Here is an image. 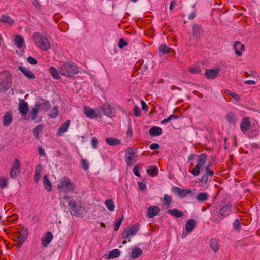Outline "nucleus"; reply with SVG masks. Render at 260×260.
<instances>
[{
  "mask_svg": "<svg viewBox=\"0 0 260 260\" xmlns=\"http://www.w3.org/2000/svg\"><path fill=\"white\" fill-rule=\"evenodd\" d=\"M59 73L65 77H71L79 72L78 68L76 63L69 61L63 63L59 68Z\"/></svg>",
  "mask_w": 260,
  "mask_h": 260,
  "instance_id": "f257e3e1",
  "label": "nucleus"
},
{
  "mask_svg": "<svg viewBox=\"0 0 260 260\" xmlns=\"http://www.w3.org/2000/svg\"><path fill=\"white\" fill-rule=\"evenodd\" d=\"M57 188L59 193H68L73 191L75 186L69 177H63L58 180Z\"/></svg>",
  "mask_w": 260,
  "mask_h": 260,
  "instance_id": "f03ea898",
  "label": "nucleus"
},
{
  "mask_svg": "<svg viewBox=\"0 0 260 260\" xmlns=\"http://www.w3.org/2000/svg\"><path fill=\"white\" fill-rule=\"evenodd\" d=\"M34 41L41 49L47 51L50 48V45L48 39L43 35L36 32L33 36Z\"/></svg>",
  "mask_w": 260,
  "mask_h": 260,
  "instance_id": "7ed1b4c3",
  "label": "nucleus"
},
{
  "mask_svg": "<svg viewBox=\"0 0 260 260\" xmlns=\"http://www.w3.org/2000/svg\"><path fill=\"white\" fill-rule=\"evenodd\" d=\"M12 77L8 72L2 73L0 75V93L4 92L11 87Z\"/></svg>",
  "mask_w": 260,
  "mask_h": 260,
  "instance_id": "20e7f679",
  "label": "nucleus"
},
{
  "mask_svg": "<svg viewBox=\"0 0 260 260\" xmlns=\"http://www.w3.org/2000/svg\"><path fill=\"white\" fill-rule=\"evenodd\" d=\"M210 165L208 164L205 167V172L202 175L200 181L204 184L207 183L208 181H211L212 177L214 175V172L210 169Z\"/></svg>",
  "mask_w": 260,
  "mask_h": 260,
  "instance_id": "39448f33",
  "label": "nucleus"
},
{
  "mask_svg": "<svg viewBox=\"0 0 260 260\" xmlns=\"http://www.w3.org/2000/svg\"><path fill=\"white\" fill-rule=\"evenodd\" d=\"M20 173V163L19 160L16 159L12 166L10 173V177L14 178L17 177Z\"/></svg>",
  "mask_w": 260,
  "mask_h": 260,
  "instance_id": "423d86ee",
  "label": "nucleus"
},
{
  "mask_svg": "<svg viewBox=\"0 0 260 260\" xmlns=\"http://www.w3.org/2000/svg\"><path fill=\"white\" fill-rule=\"evenodd\" d=\"M172 191L179 197L184 198L187 195L191 193V191L189 189H183L178 187H174L172 189Z\"/></svg>",
  "mask_w": 260,
  "mask_h": 260,
  "instance_id": "0eeeda50",
  "label": "nucleus"
},
{
  "mask_svg": "<svg viewBox=\"0 0 260 260\" xmlns=\"http://www.w3.org/2000/svg\"><path fill=\"white\" fill-rule=\"evenodd\" d=\"M53 236L51 232H47L45 236H43L41 239V244L45 247H47L52 240Z\"/></svg>",
  "mask_w": 260,
  "mask_h": 260,
  "instance_id": "6e6552de",
  "label": "nucleus"
},
{
  "mask_svg": "<svg viewBox=\"0 0 260 260\" xmlns=\"http://www.w3.org/2000/svg\"><path fill=\"white\" fill-rule=\"evenodd\" d=\"M220 72V69L218 68L213 69H207L205 72V75L207 78L209 79H214Z\"/></svg>",
  "mask_w": 260,
  "mask_h": 260,
  "instance_id": "1a4fd4ad",
  "label": "nucleus"
},
{
  "mask_svg": "<svg viewBox=\"0 0 260 260\" xmlns=\"http://www.w3.org/2000/svg\"><path fill=\"white\" fill-rule=\"evenodd\" d=\"M250 118L248 117H244L241 121L240 124V129L241 130L245 133L248 130H249L250 128Z\"/></svg>",
  "mask_w": 260,
  "mask_h": 260,
  "instance_id": "9d476101",
  "label": "nucleus"
},
{
  "mask_svg": "<svg viewBox=\"0 0 260 260\" xmlns=\"http://www.w3.org/2000/svg\"><path fill=\"white\" fill-rule=\"evenodd\" d=\"M139 230L138 226H134L129 229H125L122 234V238L126 239L131 235H134Z\"/></svg>",
  "mask_w": 260,
  "mask_h": 260,
  "instance_id": "9b49d317",
  "label": "nucleus"
},
{
  "mask_svg": "<svg viewBox=\"0 0 260 260\" xmlns=\"http://www.w3.org/2000/svg\"><path fill=\"white\" fill-rule=\"evenodd\" d=\"M68 206L70 208L71 213L73 215H77L79 212V207L76 204V202L74 200H69Z\"/></svg>",
  "mask_w": 260,
  "mask_h": 260,
  "instance_id": "f8f14e48",
  "label": "nucleus"
},
{
  "mask_svg": "<svg viewBox=\"0 0 260 260\" xmlns=\"http://www.w3.org/2000/svg\"><path fill=\"white\" fill-rule=\"evenodd\" d=\"M160 210L159 208L156 206H151L147 209V216L150 218H153L159 213Z\"/></svg>",
  "mask_w": 260,
  "mask_h": 260,
  "instance_id": "ddd939ff",
  "label": "nucleus"
},
{
  "mask_svg": "<svg viewBox=\"0 0 260 260\" xmlns=\"http://www.w3.org/2000/svg\"><path fill=\"white\" fill-rule=\"evenodd\" d=\"M28 234V229L24 228L21 231L18 232L16 235V238L18 240L24 242L27 238Z\"/></svg>",
  "mask_w": 260,
  "mask_h": 260,
  "instance_id": "4468645a",
  "label": "nucleus"
},
{
  "mask_svg": "<svg viewBox=\"0 0 260 260\" xmlns=\"http://www.w3.org/2000/svg\"><path fill=\"white\" fill-rule=\"evenodd\" d=\"M71 121L70 120H67L66 122L61 125L57 129L56 135L57 136H61L62 134L67 131L70 125Z\"/></svg>",
  "mask_w": 260,
  "mask_h": 260,
  "instance_id": "2eb2a0df",
  "label": "nucleus"
},
{
  "mask_svg": "<svg viewBox=\"0 0 260 260\" xmlns=\"http://www.w3.org/2000/svg\"><path fill=\"white\" fill-rule=\"evenodd\" d=\"M193 36L196 40L199 39L201 35L203 34V30L201 27L198 24H194L192 27Z\"/></svg>",
  "mask_w": 260,
  "mask_h": 260,
  "instance_id": "dca6fc26",
  "label": "nucleus"
},
{
  "mask_svg": "<svg viewBox=\"0 0 260 260\" xmlns=\"http://www.w3.org/2000/svg\"><path fill=\"white\" fill-rule=\"evenodd\" d=\"M29 106L27 103L24 101L20 102L19 106V112L23 116L26 115L28 112Z\"/></svg>",
  "mask_w": 260,
  "mask_h": 260,
  "instance_id": "f3484780",
  "label": "nucleus"
},
{
  "mask_svg": "<svg viewBox=\"0 0 260 260\" xmlns=\"http://www.w3.org/2000/svg\"><path fill=\"white\" fill-rule=\"evenodd\" d=\"M18 69L29 79L35 78V75L29 69L22 66H19Z\"/></svg>",
  "mask_w": 260,
  "mask_h": 260,
  "instance_id": "a211bd4d",
  "label": "nucleus"
},
{
  "mask_svg": "<svg viewBox=\"0 0 260 260\" xmlns=\"http://www.w3.org/2000/svg\"><path fill=\"white\" fill-rule=\"evenodd\" d=\"M83 112L84 114L87 117H89L91 119H94L98 116L95 111L93 109L87 107L86 106L84 107Z\"/></svg>",
  "mask_w": 260,
  "mask_h": 260,
  "instance_id": "6ab92c4d",
  "label": "nucleus"
},
{
  "mask_svg": "<svg viewBox=\"0 0 260 260\" xmlns=\"http://www.w3.org/2000/svg\"><path fill=\"white\" fill-rule=\"evenodd\" d=\"M135 153V150L133 148H128L127 149L126 152V162L128 165H131V161L133 160Z\"/></svg>",
  "mask_w": 260,
  "mask_h": 260,
  "instance_id": "aec40b11",
  "label": "nucleus"
},
{
  "mask_svg": "<svg viewBox=\"0 0 260 260\" xmlns=\"http://www.w3.org/2000/svg\"><path fill=\"white\" fill-rule=\"evenodd\" d=\"M13 120V117L10 112H6L3 117V124L4 126H8L10 125Z\"/></svg>",
  "mask_w": 260,
  "mask_h": 260,
  "instance_id": "412c9836",
  "label": "nucleus"
},
{
  "mask_svg": "<svg viewBox=\"0 0 260 260\" xmlns=\"http://www.w3.org/2000/svg\"><path fill=\"white\" fill-rule=\"evenodd\" d=\"M0 22L5 23L9 26L14 24V20L7 14L2 15L0 17Z\"/></svg>",
  "mask_w": 260,
  "mask_h": 260,
  "instance_id": "4be33fe9",
  "label": "nucleus"
},
{
  "mask_svg": "<svg viewBox=\"0 0 260 260\" xmlns=\"http://www.w3.org/2000/svg\"><path fill=\"white\" fill-rule=\"evenodd\" d=\"M226 120L230 125H234L237 121V116L233 112L228 113L225 117Z\"/></svg>",
  "mask_w": 260,
  "mask_h": 260,
  "instance_id": "5701e85b",
  "label": "nucleus"
},
{
  "mask_svg": "<svg viewBox=\"0 0 260 260\" xmlns=\"http://www.w3.org/2000/svg\"><path fill=\"white\" fill-rule=\"evenodd\" d=\"M234 48L235 49V53L238 56L242 55V51L245 49V46L239 41H236L234 45Z\"/></svg>",
  "mask_w": 260,
  "mask_h": 260,
  "instance_id": "b1692460",
  "label": "nucleus"
},
{
  "mask_svg": "<svg viewBox=\"0 0 260 260\" xmlns=\"http://www.w3.org/2000/svg\"><path fill=\"white\" fill-rule=\"evenodd\" d=\"M196 223L194 219L188 220L185 225V228L188 233L191 232L196 226Z\"/></svg>",
  "mask_w": 260,
  "mask_h": 260,
  "instance_id": "393cba45",
  "label": "nucleus"
},
{
  "mask_svg": "<svg viewBox=\"0 0 260 260\" xmlns=\"http://www.w3.org/2000/svg\"><path fill=\"white\" fill-rule=\"evenodd\" d=\"M43 183L45 189L50 192L52 190V187L50 180L48 179V175H45L43 178Z\"/></svg>",
  "mask_w": 260,
  "mask_h": 260,
  "instance_id": "a878e982",
  "label": "nucleus"
},
{
  "mask_svg": "<svg viewBox=\"0 0 260 260\" xmlns=\"http://www.w3.org/2000/svg\"><path fill=\"white\" fill-rule=\"evenodd\" d=\"M231 207L230 204L223 206L220 210V215L224 217L228 216L231 212Z\"/></svg>",
  "mask_w": 260,
  "mask_h": 260,
  "instance_id": "bb28decb",
  "label": "nucleus"
},
{
  "mask_svg": "<svg viewBox=\"0 0 260 260\" xmlns=\"http://www.w3.org/2000/svg\"><path fill=\"white\" fill-rule=\"evenodd\" d=\"M40 104H36L34 107L30 111L29 115L32 120H35L37 118L38 111L40 109Z\"/></svg>",
  "mask_w": 260,
  "mask_h": 260,
  "instance_id": "cd10ccee",
  "label": "nucleus"
},
{
  "mask_svg": "<svg viewBox=\"0 0 260 260\" xmlns=\"http://www.w3.org/2000/svg\"><path fill=\"white\" fill-rule=\"evenodd\" d=\"M105 142L109 145L112 146H117L120 144L119 139L112 137L106 138Z\"/></svg>",
  "mask_w": 260,
  "mask_h": 260,
  "instance_id": "c85d7f7f",
  "label": "nucleus"
},
{
  "mask_svg": "<svg viewBox=\"0 0 260 260\" xmlns=\"http://www.w3.org/2000/svg\"><path fill=\"white\" fill-rule=\"evenodd\" d=\"M149 133L151 136H159L162 134V129L160 127H159L153 126L152 128H151L149 129Z\"/></svg>",
  "mask_w": 260,
  "mask_h": 260,
  "instance_id": "c756f323",
  "label": "nucleus"
},
{
  "mask_svg": "<svg viewBox=\"0 0 260 260\" xmlns=\"http://www.w3.org/2000/svg\"><path fill=\"white\" fill-rule=\"evenodd\" d=\"M158 172V168L156 166L151 165L147 169V173L149 176L154 177L157 175Z\"/></svg>",
  "mask_w": 260,
  "mask_h": 260,
  "instance_id": "7c9ffc66",
  "label": "nucleus"
},
{
  "mask_svg": "<svg viewBox=\"0 0 260 260\" xmlns=\"http://www.w3.org/2000/svg\"><path fill=\"white\" fill-rule=\"evenodd\" d=\"M210 246L214 252H216L219 249L218 241L216 239H211L210 241Z\"/></svg>",
  "mask_w": 260,
  "mask_h": 260,
  "instance_id": "2f4dec72",
  "label": "nucleus"
},
{
  "mask_svg": "<svg viewBox=\"0 0 260 260\" xmlns=\"http://www.w3.org/2000/svg\"><path fill=\"white\" fill-rule=\"evenodd\" d=\"M142 253V250L140 248H134L131 253V258L132 259H135L139 257L140 255H141Z\"/></svg>",
  "mask_w": 260,
  "mask_h": 260,
  "instance_id": "473e14b6",
  "label": "nucleus"
},
{
  "mask_svg": "<svg viewBox=\"0 0 260 260\" xmlns=\"http://www.w3.org/2000/svg\"><path fill=\"white\" fill-rule=\"evenodd\" d=\"M121 254L120 251L118 249H115L111 251L107 255V259L115 258L120 256Z\"/></svg>",
  "mask_w": 260,
  "mask_h": 260,
  "instance_id": "72a5a7b5",
  "label": "nucleus"
},
{
  "mask_svg": "<svg viewBox=\"0 0 260 260\" xmlns=\"http://www.w3.org/2000/svg\"><path fill=\"white\" fill-rule=\"evenodd\" d=\"M15 44L18 48H22L24 44V41L23 37L20 35H17L14 39Z\"/></svg>",
  "mask_w": 260,
  "mask_h": 260,
  "instance_id": "f704fd0d",
  "label": "nucleus"
},
{
  "mask_svg": "<svg viewBox=\"0 0 260 260\" xmlns=\"http://www.w3.org/2000/svg\"><path fill=\"white\" fill-rule=\"evenodd\" d=\"M167 213L177 218H180L183 215L181 211L177 209H169L167 211Z\"/></svg>",
  "mask_w": 260,
  "mask_h": 260,
  "instance_id": "c9c22d12",
  "label": "nucleus"
},
{
  "mask_svg": "<svg viewBox=\"0 0 260 260\" xmlns=\"http://www.w3.org/2000/svg\"><path fill=\"white\" fill-rule=\"evenodd\" d=\"M209 195L206 192L199 193L196 197V199L199 202L203 203L208 200Z\"/></svg>",
  "mask_w": 260,
  "mask_h": 260,
  "instance_id": "e433bc0d",
  "label": "nucleus"
},
{
  "mask_svg": "<svg viewBox=\"0 0 260 260\" xmlns=\"http://www.w3.org/2000/svg\"><path fill=\"white\" fill-rule=\"evenodd\" d=\"M49 72L54 79H59L60 78V76L59 75V71L58 72L54 67L51 66L50 67Z\"/></svg>",
  "mask_w": 260,
  "mask_h": 260,
  "instance_id": "4c0bfd02",
  "label": "nucleus"
},
{
  "mask_svg": "<svg viewBox=\"0 0 260 260\" xmlns=\"http://www.w3.org/2000/svg\"><path fill=\"white\" fill-rule=\"evenodd\" d=\"M207 159V155L206 154L202 153L200 154L198 156L197 159V164L202 166L206 162Z\"/></svg>",
  "mask_w": 260,
  "mask_h": 260,
  "instance_id": "58836bf2",
  "label": "nucleus"
},
{
  "mask_svg": "<svg viewBox=\"0 0 260 260\" xmlns=\"http://www.w3.org/2000/svg\"><path fill=\"white\" fill-rule=\"evenodd\" d=\"M105 204L109 211L112 212L115 209V205L112 199H107L105 201Z\"/></svg>",
  "mask_w": 260,
  "mask_h": 260,
  "instance_id": "ea45409f",
  "label": "nucleus"
},
{
  "mask_svg": "<svg viewBox=\"0 0 260 260\" xmlns=\"http://www.w3.org/2000/svg\"><path fill=\"white\" fill-rule=\"evenodd\" d=\"M103 113L104 115L111 117L112 114V110L109 105H105L102 109Z\"/></svg>",
  "mask_w": 260,
  "mask_h": 260,
  "instance_id": "a19ab883",
  "label": "nucleus"
},
{
  "mask_svg": "<svg viewBox=\"0 0 260 260\" xmlns=\"http://www.w3.org/2000/svg\"><path fill=\"white\" fill-rule=\"evenodd\" d=\"M164 206H165V208H168L170 207L171 203L172 202V198L168 194H165L164 196Z\"/></svg>",
  "mask_w": 260,
  "mask_h": 260,
  "instance_id": "79ce46f5",
  "label": "nucleus"
},
{
  "mask_svg": "<svg viewBox=\"0 0 260 260\" xmlns=\"http://www.w3.org/2000/svg\"><path fill=\"white\" fill-rule=\"evenodd\" d=\"M43 126L41 125H38L35 127L33 130L34 137L37 139L39 137V132L42 130Z\"/></svg>",
  "mask_w": 260,
  "mask_h": 260,
  "instance_id": "37998d69",
  "label": "nucleus"
},
{
  "mask_svg": "<svg viewBox=\"0 0 260 260\" xmlns=\"http://www.w3.org/2000/svg\"><path fill=\"white\" fill-rule=\"evenodd\" d=\"M40 108H41V110L44 111H47L50 109L51 105L48 101H46L40 104Z\"/></svg>",
  "mask_w": 260,
  "mask_h": 260,
  "instance_id": "c03bdc74",
  "label": "nucleus"
},
{
  "mask_svg": "<svg viewBox=\"0 0 260 260\" xmlns=\"http://www.w3.org/2000/svg\"><path fill=\"white\" fill-rule=\"evenodd\" d=\"M201 166L196 164L193 168V169L191 171V173L194 176H197L199 175L200 171Z\"/></svg>",
  "mask_w": 260,
  "mask_h": 260,
  "instance_id": "a18cd8bd",
  "label": "nucleus"
},
{
  "mask_svg": "<svg viewBox=\"0 0 260 260\" xmlns=\"http://www.w3.org/2000/svg\"><path fill=\"white\" fill-rule=\"evenodd\" d=\"M159 50L160 52L164 53V54H168L170 49L166 45H161L159 46Z\"/></svg>",
  "mask_w": 260,
  "mask_h": 260,
  "instance_id": "49530a36",
  "label": "nucleus"
},
{
  "mask_svg": "<svg viewBox=\"0 0 260 260\" xmlns=\"http://www.w3.org/2000/svg\"><path fill=\"white\" fill-rule=\"evenodd\" d=\"M189 71L192 74H198L201 72V69L199 66H192L189 68Z\"/></svg>",
  "mask_w": 260,
  "mask_h": 260,
  "instance_id": "de8ad7c7",
  "label": "nucleus"
},
{
  "mask_svg": "<svg viewBox=\"0 0 260 260\" xmlns=\"http://www.w3.org/2000/svg\"><path fill=\"white\" fill-rule=\"evenodd\" d=\"M58 108L57 107H53L50 112L49 116L51 118H55L58 115Z\"/></svg>",
  "mask_w": 260,
  "mask_h": 260,
  "instance_id": "09e8293b",
  "label": "nucleus"
},
{
  "mask_svg": "<svg viewBox=\"0 0 260 260\" xmlns=\"http://www.w3.org/2000/svg\"><path fill=\"white\" fill-rule=\"evenodd\" d=\"M178 118V116L177 115H175L174 114L170 115L167 118L164 119L161 121V124H166L168 122H169L170 120H171L173 119H177Z\"/></svg>",
  "mask_w": 260,
  "mask_h": 260,
  "instance_id": "8fccbe9b",
  "label": "nucleus"
},
{
  "mask_svg": "<svg viewBox=\"0 0 260 260\" xmlns=\"http://www.w3.org/2000/svg\"><path fill=\"white\" fill-rule=\"evenodd\" d=\"M91 144L93 149H96L98 148V140L96 137H92L91 141Z\"/></svg>",
  "mask_w": 260,
  "mask_h": 260,
  "instance_id": "3c124183",
  "label": "nucleus"
},
{
  "mask_svg": "<svg viewBox=\"0 0 260 260\" xmlns=\"http://www.w3.org/2000/svg\"><path fill=\"white\" fill-rule=\"evenodd\" d=\"M81 165L82 168L85 171L89 169V163L86 160L82 159L81 160Z\"/></svg>",
  "mask_w": 260,
  "mask_h": 260,
  "instance_id": "603ef678",
  "label": "nucleus"
},
{
  "mask_svg": "<svg viewBox=\"0 0 260 260\" xmlns=\"http://www.w3.org/2000/svg\"><path fill=\"white\" fill-rule=\"evenodd\" d=\"M123 219V215L121 217V218L119 219L118 221H117L114 224V230L117 231L120 227L122 221Z\"/></svg>",
  "mask_w": 260,
  "mask_h": 260,
  "instance_id": "864d4df0",
  "label": "nucleus"
},
{
  "mask_svg": "<svg viewBox=\"0 0 260 260\" xmlns=\"http://www.w3.org/2000/svg\"><path fill=\"white\" fill-rule=\"evenodd\" d=\"M233 227L234 229H236L237 231H239L240 230L241 225H240V221H239V220L236 219L234 221L233 224Z\"/></svg>",
  "mask_w": 260,
  "mask_h": 260,
  "instance_id": "5fc2aeb1",
  "label": "nucleus"
},
{
  "mask_svg": "<svg viewBox=\"0 0 260 260\" xmlns=\"http://www.w3.org/2000/svg\"><path fill=\"white\" fill-rule=\"evenodd\" d=\"M127 45V43L124 41V39L120 38L119 39V43H118V47L122 49L124 46H126Z\"/></svg>",
  "mask_w": 260,
  "mask_h": 260,
  "instance_id": "6e6d98bb",
  "label": "nucleus"
},
{
  "mask_svg": "<svg viewBox=\"0 0 260 260\" xmlns=\"http://www.w3.org/2000/svg\"><path fill=\"white\" fill-rule=\"evenodd\" d=\"M43 168L41 164H39L36 166L35 174L40 175L42 171Z\"/></svg>",
  "mask_w": 260,
  "mask_h": 260,
  "instance_id": "4d7b16f0",
  "label": "nucleus"
},
{
  "mask_svg": "<svg viewBox=\"0 0 260 260\" xmlns=\"http://www.w3.org/2000/svg\"><path fill=\"white\" fill-rule=\"evenodd\" d=\"M134 115L136 117H138L140 115L141 111L139 107H138L137 106H135L134 107Z\"/></svg>",
  "mask_w": 260,
  "mask_h": 260,
  "instance_id": "13d9d810",
  "label": "nucleus"
},
{
  "mask_svg": "<svg viewBox=\"0 0 260 260\" xmlns=\"http://www.w3.org/2000/svg\"><path fill=\"white\" fill-rule=\"evenodd\" d=\"M228 92L230 95H231L236 101H239L240 99L239 95L237 94L236 93L231 91L230 90H228Z\"/></svg>",
  "mask_w": 260,
  "mask_h": 260,
  "instance_id": "bf43d9fd",
  "label": "nucleus"
},
{
  "mask_svg": "<svg viewBox=\"0 0 260 260\" xmlns=\"http://www.w3.org/2000/svg\"><path fill=\"white\" fill-rule=\"evenodd\" d=\"M27 61L28 62L31 64H36L37 63V61L36 59L31 56H29L27 58Z\"/></svg>",
  "mask_w": 260,
  "mask_h": 260,
  "instance_id": "052dcab7",
  "label": "nucleus"
},
{
  "mask_svg": "<svg viewBox=\"0 0 260 260\" xmlns=\"http://www.w3.org/2000/svg\"><path fill=\"white\" fill-rule=\"evenodd\" d=\"M138 184V187L140 190H144L146 188V185L145 183L139 182Z\"/></svg>",
  "mask_w": 260,
  "mask_h": 260,
  "instance_id": "680f3d73",
  "label": "nucleus"
},
{
  "mask_svg": "<svg viewBox=\"0 0 260 260\" xmlns=\"http://www.w3.org/2000/svg\"><path fill=\"white\" fill-rule=\"evenodd\" d=\"M139 167H138V166H136L134 167L133 173L137 177L140 176V174H139Z\"/></svg>",
  "mask_w": 260,
  "mask_h": 260,
  "instance_id": "e2e57ef3",
  "label": "nucleus"
},
{
  "mask_svg": "<svg viewBox=\"0 0 260 260\" xmlns=\"http://www.w3.org/2000/svg\"><path fill=\"white\" fill-rule=\"evenodd\" d=\"M151 150H156L159 148V145L157 143H153L149 147Z\"/></svg>",
  "mask_w": 260,
  "mask_h": 260,
  "instance_id": "0e129e2a",
  "label": "nucleus"
},
{
  "mask_svg": "<svg viewBox=\"0 0 260 260\" xmlns=\"http://www.w3.org/2000/svg\"><path fill=\"white\" fill-rule=\"evenodd\" d=\"M141 103L142 105V109L144 111L147 110L148 107L146 103L143 100H141Z\"/></svg>",
  "mask_w": 260,
  "mask_h": 260,
  "instance_id": "69168bd1",
  "label": "nucleus"
},
{
  "mask_svg": "<svg viewBox=\"0 0 260 260\" xmlns=\"http://www.w3.org/2000/svg\"><path fill=\"white\" fill-rule=\"evenodd\" d=\"M39 154L41 156H45L46 155L44 149L42 147H38Z\"/></svg>",
  "mask_w": 260,
  "mask_h": 260,
  "instance_id": "338daca9",
  "label": "nucleus"
},
{
  "mask_svg": "<svg viewBox=\"0 0 260 260\" xmlns=\"http://www.w3.org/2000/svg\"><path fill=\"white\" fill-rule=\"evenodd\" d=\"M40 178V175H38V174H35L34 176V182L36 183H38L39 181Z\"/></svg>",
  "mask_w": 260,
  "mask_h": 260,
  "instance_id": "774afa93",
  "label": "nucleus"
}]
</instances>
